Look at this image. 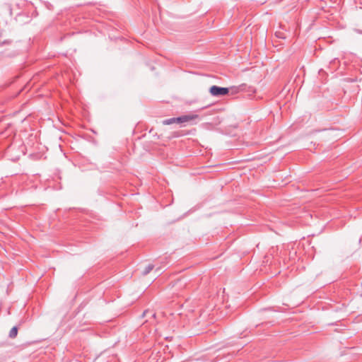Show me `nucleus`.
<instances>
[{
    "label": "nucleus",
    "instance_id": "nucleus-1",
    "mask_svg": "<svg viewBox=\"0 0 362 362\" xmlns=\"http://www.w3.org/2000/svg\"><path fill=\"white\" fill-rule=\"evenodd\" d=\"M209 92L214 96H221L228 94L229 89L228 88L212 86L209 89Z\"/></svg>",
    "mask_w": 362,
    "mask_h": 362
},
{
    "label": "nucleus",
    "instance_id": "nucleus-2",
    "mask_svg": "<svg viewBox=\"0 0 362 362\" xmlns=\"http://www.w3.org/2000/svg\"><path fill=\"white\" fill-rule=\"evenodd\" d=\"M199 118V115L197 114H189L178 117L177 119V123H185L190 122Z\"/></svg>",
    "mask_w": 362,
    "mask_h": 362
},
{
    "label": "nucleus",
    "instance_id": "nucleus-3",
    "mask_svg": "<svg viewBox=\"0 0 362 362\" xmlns=\"http://www.w3.org/2000/svg\"><path fill=\"white\" fill-rule=\"evenodd\" d=\"M18 334V329L16 327H13L9 332V337L11 338H15Z\"/></svg>",
    "mask_w": 362,
    "mask_h": 362
},
{
    "label": "nucleus",
    "instance_id": "nucleus-4",
    "mask_svg": "<svg viewBox=\"0 0 362 362\" xmlns=\"http://www.w3.org/2000/svg\"><path fill=\"white\" fill-rule=\"evenodd\" d=\"M153 264H148L142 272L143 275H147L149 274L153 270Z\"/></svg>",
    "mask_w": 362,
    "mask_h": 362
},
{
    "label": "nucleus",
    "instance_id": "nucleus-5",
    "mask_svg": "<svg viewBox=\"0 0 362 362\" xmlns=\"http://www.w3.org/2000/svg\"><path fill=\"white\" fill-rule=\"evenodd\" d=\"M177 117H173L163 121L164 124H171L173 123H177Z\"/></svg>",
    "mask_w": 362,
    "mask_h": 362
},
{
    "label": "nucleus",
    "instance_id": "nucleus-6",
    "mask_svg": "<svg viewBox=\"0 0 362 362\" xmlns=\"http://www.w3.org/2000/svg\"><path fill=\"white\" fill-rule=\"evenodd\" d=\"M149 311L148 310H145L144 313H143V317L146 316L147 313H148Z\"/></svg>",
    "mask_w": 362,
    "mask_h": 362
},
{
    "label": "nucleus",
    "instance_id": "nucleus-7",
    "mask_svg": "<svg viewBox=\"0 0 362 362\" xmlns=\"http://www.w3.org/2000/svg\"><path fill=\"white\" fill-rule=\"evenodd\" d=\"M152 317H156V313H152Z\"/></svg>",
    "mask_w": 362,
    "mask_h": 362
},
{
    "label": "nucleus",
    "instance_id": "nucleus-8",
    "mask_svg": "<svg viewBox=\"0 0 362 362\" xmlns=\"http://www.w3.org/2000/svg\"><path fill=\"white\" fill-rule=\"evenodd\" d=\"M160 271L158 269L156 270V273L159 274Z\"/></svg>",
    "mask_w": 362,
    "mask_h": 362
}]
</instances>
